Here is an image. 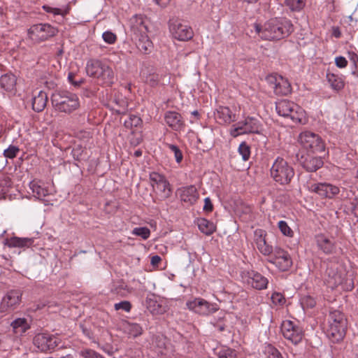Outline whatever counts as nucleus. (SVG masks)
<instances>
[{"mask_svg": "<svg viewBox=\"0 0 358 358\" xmlns=\"http://www.w3.org/2000/svg\"><path fill=\"white\" fill-rule=\"evenodd\" d=\"M10 327H12L13 333L17 336H22L30 328V325L27 319L24 317H19L14 320L11 322Z\"/></svg>", "mask_w": 358, "mask_h": 358, "instance_id": "30", "label": "nucleus"}, {"mask_svg": "<svg viewBox=\"0 0 358 358\" xmlns=\"http://www.w3.org/2000/svg\"><path fill=\"white\" fill-rule=\"evenodd\" d=\"M268 280L259 273H252L248 279V283L257 289H264L267 287Z\"/></svg>", "mask_w": 358, "mask_h": 358, "instance_id": "27", "label": "nucleus"}, {"mask_svg": "<svg viewBox=\"0 0 358 358\" xmlns=\"http://www.w3.org/2000/svg\"><path fill=\"white\" fill-rule=\"evenodd\" d=\"M16 85V78L12 73H6L0 78V88L6 92H13Z\"/></svg>", "mask_w": 358, "mask_h": 358, "instance_id": "29", "label": "nucleus"}, {"mask_svg": "<svg viewBox=\"0 0 358 358\" xmlns=\"http://www.w3.org/2000/svg\"><path fill=\"white\" fill-rule=\"evenodd\" d=\"M216 121L220 124H230L236 120L235 115L231 112L229 108L226 106H219L215 113Z\"/></svg>", "mask_w": 358, "mask_h": 358, "instance_id": "22", "label": "nucleus"}, {"mask_svg": "<svg viewBox=\"0 0 358 358\" xmlns=\"http://www.w3.org/2000/svg\"><path fill=\"white\" fill-rule=\"evenodd\" d=\"M146 82L149 83L150 85L154 86L157 85L159 82V76L157 74L150 75L147 78Z\"/></svg>", "mask_w": 358, "mask_h": 358, "instance_id": "59", "label": "nucleus"}, {"mask_svg": "<svg viewBox=\"0 0 358 358\" xmlns=\"http://www.w3.org/2000/svg\"><path fill=\"white\" fill-rule=\"evenodd\" d=\"M113 101L119 106V108L116 109L117 112L118 113H124L127 106V101L123 98L117 97L114 98Z\"/></svg>", "mask_w": 358, "mask_h": 358, "instance_id": "51", "label": "nucleus"}, {"mask_svg": "<svg viewBox=\"0 0 358 358\" xmlns=\"http://www.w3.org/2000/svg\"><path fill=\"white\" fill-rule=\"evenodd\" d=\"M275 110L279 115L290 119L294 124H305L308 122L305 110L292 101L280 100L276 102Z\"/></svg>", "mask_w": 358, "mask_h": 358, "instance_id": "3", "label": "nucleus"}, {"mask_svg": "<svg viewBox=\"0 0 358 358\" xmlns=\"http://www.w3.org/2000/svg\"><path fill=\"white\" fill-rule=\"evenodd\" d=\"M22 293L20 290H10L2 298L0 303V312L8 313L16 309L20 302Z\"/></svg>", "mask_w": 358, "mask_h": 358, "instance_id": "15", "label": "nucleus"}, {"mask_svg": "<svg viewBox=\"0 0 358 358\" xmlns=\"http://www.w3.org/2000/svg\"><path fill=\"white\" fill-rule=\"evenodd\" d=\"M57 33V29L49 24H34L28 29L29 38L34 43L45 41Z\"/></svg>", "mask_w": 358, "mask_h": 358, "instance_id": "7", "label": "nucleus"}, {"mask_svg": "<svg viewBox=\"0 0 358 358\" xmlns=\"http://www.w3.org/2000/svg\"><path fill=\"white\" fill-rule=\"evenodd\" d=\"M148 20L143 15H134L128 21L129 31L133 37L148 33Z\"/></svg>", "mask_w": 358, "mask_h": 358, "instance_id": "17", "label": "nucleus"}, {"mask_svg": "<svg viewBox=\"0 0 358 358\" xmlns=\"http://www.w3.org/2000/svg\"><path fill=\"white\" fill-rule=\"evenodd\" d=\"M261 123L257 118L247 117L243 121L233 125L230 134L234 137L242 134H258L261 130Z\"/></svg>", "mask_w": 358, "mask_h": 358, "instance_id": "8", "label": "nucleus"}, {"mask_svg": "<svg viewBox=\"0 0 358 358\" xmlns=\"http://www.w3.org/2000/svg\"><path fill=\"white\" fill-rule=\"evenodd\" d=\"M20 150L17 146L10 145L3 152V155L6 157L13 159L16 157Z\"/></svg>", "mask_w": 358, "mask_h": 358, "instance_id": "49", "label": "nucleus"}, {"mask_svg": "<svg viewBox=\"0 0 358 358\" xmlns=\"http://www.w3.org/2000/svg\"><path fill=\"white\" fill-rule=\"evenodd\" d=\"M196 223L201 232L206 235H210L215 231V226L213 222L205 218H199Z\"/></svg>", "mask_w": 358, "mask_h": 358, "instance_id": "33", "label": "nucleus"}, {"mask_svg": "<svg viewBox=\"0 0 358 358\" xmlns=\"http://www.w3.org/2000/svg\"><path fill=\"white\" fill-rule=\"evenodd\" d=\"M186 306L189 310L201 315H208L218 310L217 304L210 303L201 298L187 301Z\"/></svg>", "mask_w": 358, "mask_h": 358, "instance_id": "13", "label": "nucleus"}, {"mask_svg": "<svg viewBox=\"0 0 358 358\" xmlns=\"http://www.w3.org/2000/svg\"><path fill=\"white\" fill-rule=\"evenodd\" d=\"M278 227L283 235L289 237L293 236L294 232L285 221H279L278 223Z\"/></svg>", "mask_w": 358, "mask_h": 358, "instance_id": "44", "label": "nucleus"}, {"mask_svg": "<svg viewBox=\"0 0 358 358\" xmlns=\"http://www.w3.org/2000/svg\"><path fill=\"white\" fill-rule=\"evenodd\" d=\"M331 34L336 38H338L341 36V31L338 27H333L331 29Z\"/></svg>", "mask_w": 358, "mask_h": 358, "instance_id": "62", "label": "nucleus"}, {"mask_svg": "<svg viewBox=\"0 0 358 358\" xmlns=\"http://www.w3.org/2000/svg\"><path fill=\"white\" fill-rule=\"evenodd\" d=\"M270 175L276 182L287 185L294 176V171L286 160L278 157L270 169Z\"/></svg>", "mask_w": 358, "mask_h": 358, "instance_id": "6", "label": "nucleus"}, {"mask_svg": "<svg viewBox=\"0 0 358 358\" xmlns=\"http://www.w3.org/2000/svg\"><path fill=\"white\" fill-rule=\"evenodd\" d=\"M203 209L206 212H211L213 210V205L211 200L209 197H206L204 199V206H203Z\"/></svg>", "mask_w": 358, "mask_h": 358, "instance_id": "60", "label": "nucleus"}, {"mask_svg": "<svg viewBox=\"0 0 358 358\" xmlns=\"http://www.w3.org/2000/svg\"><path fill=\"white\" fill-rule=\"evenodd\" d=\"M137 48L143 54H148L152 51V43L147 34L134 37Z\"/></svg>", "mask_w": 358, "mask_h": 358, "instance_id": "25", "label": "nucleus"}, {"mask_svg": "<svg viewBox=\"0 0 358 358\" xmlns=\"http://www.w3.org/2000/svg\"><path fill=\"white\" fill-rule=\"evenodd\" d=\"M266 80L277 95H287L291 92V85L287 79L279 75H269Z\"/></svg>", "mask_w": 358, "mask_h": 358, "instance_id": "14", "label": "nucleus"}, {"mask_svg": "<svg viewBox=\"0 0 358 358\" xmlns=\"http://www.w3.org/2000/svg\"><path fill=\"white\" fill-rule=\"evenodd\" d=\"M114 308L115 310H122L129 313L131 309V304L128 301H122L121 302L115 303Z\"/></svg>", "mask_w": 358, "mask_h": 358, "instance_id": "48", "label": "nucleus"}, {"mask_svg": "<svg viewBox=\"0 0 358 358\" xmlns=\"http://www.w3.org/2000/svg\"><path fill=\"white\" fill-rule=\"evenodd\" d=\"M162 259L158 255H155L151 257L150 263L153 266H157L161 262Z\"/></svg>", "mask_w": 358, "mask_h": 358, "instance_id": "64", "label": "nucleus"}, {"mask_svg": "<svg viewBox=\"0 0 358 358\" xmlns=\"http://www.w3.org/2000/svg\"><path fill=\"white\" fill-rule=\"evenodd\" d=\"M256 32L265 40H280L288 36L293 31V25L286 18H273L267 21L263 27L255 26Z\"/></svg>", "mask_w": 358, "mask_h": 358, "instance_id": "1", "label": "nucleus"}, {"mask_svg": "<svg viewBox=\"0 0 358 358\" xmlns=\"http://www.w3.org/2000/svg\"><path fill=\"white\" fill-rule=\"evenodd\" d=\"M327 79L331 87L335 90H340L344 87L341 77L331 73H327Z\"/></svg>", "mask_w": 358, "mask_h": 358, "instance_id": "35", "label": "nucleus"}, {"mask_svg": "<svg viewBox=\"0 0 358 358\" xmlns=\"http://www.w3.org/2000/svg\"><path fill=\"white\" fill-rule=\"evenodd\" d=\"M301 303L303 308H313L315 304V300L310 296H306L301 299Z\"/></svg>", "mask_w": 358, "mask_h": 358, "instance_id": "50", "label": "nucleus"}, {"mask_svg": "<svg viewBox=\"0 0 358 358\" xmlns=\"http://www.w3.org/2000/svg\"><path fill=\"white\" fill-rule=\"evenodd\" d=\"M238 150L244 161L249 159L250 156V148L245 142H242L239 145Z\"/></svg>", "mask_w": 358, "mask_h": 358, "instance_id": "43", "label": "nucleus"}, {"mask_svg": "<svg viewBox=\"0 0 358 358\" xmlns=\"http://www.w3.org/2000/svg\"><path fill=\"white\" fill-rule=\"evenodd\" d=\"M281 331L285 338L290 341L294 345L299 344L303 339V331L302 328L290 320L282 322Z\"/></svg>", "mask_w": 358, "mask_h": 358, "instance_id": "12", "label": "nucleus"}, {"mask_svg": "<svg viewBox=\"0 0 358 358\" xmlns=\"http://www.w3.org/2000/svg\"><path fill=\"white\" fill-rule=\"evenodd\" d=\"M48 95L43 91L38 92L37 95L32 98V108L36 112H41L46 106Z\"/></svg>", "mask_w": 358, "mask_h": 358, "instance_id": "31", "label": "nucleus"}, {"mask_svg": "<svg viewBox=\"0 0 358 358\" xmlns=\"http://www.w3.org/2000/svg\"><path fill=\"white\" fill-rule=\"evenodd\" d=\"M131 234L133 235L140 236L144 240H146L150 237V230L148 227H135L132 230Z\"/></svg>", "mask_w": 358, "mask_h": 358, "instance_id": "42", "label": "nucleus"}, {"mask_svg": "<svg viewBox=\"0 0 358 358\" xmlns=\"http://www.w3.org/2000/svg\"><path fill=\"white\" fill-rule=\"evenodd\" d=\"M165 121L170 127L176 131L181 130L185 125L180 114L175 111L166 112L165 114Z\"/></svg>", "mask_w": 358, "mask_h": 358, "instance_id": "23", "label": "nucleus"}, {"mask_svg": "<svg viewBox=\"0 0 358 358\" xmlns=\"http://www.w3.org/2000/svg\"><path fill=\"white\" fill-rule=\"evenodd\" d=\"M219 358H236V352L230 348H224L218 352Z\"/></svg>", "mask_w": 358, "mask_h": 358, "instance_id": "46", "label": "nucleus"}, {"mask_svg": "<svg viewBox=\"0 0 358 358\" xmlns=\"http://www.w3.org/2000/svg\"><path fill=\"white\" fill-rule=\"evenodd\" d=\"M51 101L55 110L65 113H71L80 106L78 96L69 92H57L52 94Z\"/></svg>", "mask_w": 358, "mask_h": 358, "instance_id": "4", "label": "nucleus"}, {"mask_svg": "<svg viewBox=\"0 0 358 358\" xmlns=\"http://www.w3.org/2000/svg\"><path fill=\"white\" fill-rule=\"evenodd\" d=\"M142 120L141 117L135 115H130L128 119L124 120V126L127 128L136 127L141 125Z\"/></svg>", "mask_w": 358, "mask_h": 358, "instance_id": "41", "label": "nucleus"}, {"mask_svg": "<svg viewBox=\"0 0 358 358\" xmlns=\"http://www.w3.org/2000/svg\"><path fill=\"white\" fill-rule=\"evenodd\" d=\"M335 64L337 67L343 69L347 66L348 61L344 57L339 56L335 58Z\"/></svg>", "mask_w": 358, "mask_h": 358, "instance_id": "57", "label": "nucleus"}, {"mask_svg": "<svg viewBox=\"0 0 358 358\" xmlns=\"http://www.w3.org/2000/svg\"><path fill=\"white\" fill-rule=\"evenodd\" d=\"M73 78L74 74L73 73H69L68 75V80H69V82L76 87L80 86V84L83 83V80L80 79L79 80H75Z\"/></svg>", "mask_w": 358, "mask_h": 358, "instance_id": "61", "label": "nucleus"}, {"mask_svg": "<svg viewBox=\"0 0 358 358\" xmlns=\"http://www.w3.org/2000/svg\"><path fill=\"white\" fill-rule=\"evenodd\" d=\"M284 3L292 11L299 12L306 6V0H285Z\"/></svg>", "mask_w": 358, "mask_h": 358, "instance_id": "36", "label": "nucleus"}, {"mask_svg": "<svg viewBox=\"0 0 358 358\" xmlns=\"http://www.w3.org/2000/svg\"><path fill=\"white\" fill-rule=\"evenodd\" d=\"M146 303L148 310L152 314H162L164 312V308L162 306L152 299L147 298Z\"/></svg>", "mask_w": 358, "mask_h": 358, "instance_id": "37", "label": "nucleus"}, {"mask_svg": "<svg viewBox=\"0 0 358 358\" xmlns=\"http://www.w3.org/2000/svg\"><path fill=\"white\" fill-rule=\"evenodd\" d=\"M178 192L181 201L188 204H194L199 196V192L194 185L183 187Z\"/></svg>", "mask_w": 358, "mask_h": 358, "instance_id": "20", "label": "nucleus"}, {"mask_svg": "<svg viewBox=\"0 0 358 358\" xmlns=\"http://www.w3.org/2000/svg\"><path fill=\"white\" fill-rule=\"evenodd\" d=\"M306 188L321 198L332 199L340 192L338 187L327 182H307Z\"/></svg>", "mask_w": 358, "mask_h": 358, "instance_id": "11", "label": "nucleus"}, {"mask_svg": "<svg viewBox=\"0 0 358 358\" xmlns=\"http://www.w3.org/2000/svg\"><path fill=\"white\" fill-rule=\"evenodd\" d=\"M315 238L317 247L324 253L330 255L336 251V244L334 239L329 238L324 234H318Z\"/></svg>", "mask_w": 358, "mask_h": 358, "instance_id": "21", "label": "nucleus"}, {"mask_svg": "<svg viewBox=\"0 0 358 358\" xmlns=\"http://www.w3.org/2000/svg\"><path fill=\"white\" fill-rule=\"evenodd\" d=\"M80 355L83 358H104L92 350H84L80 352Z\"/></svg>", "mask_w": 358, "mask_h": 358, "instance_id": "52", "label": "nucleus"}, {"mask_svg": "<svg viewBox=\"0 0 358 358\" xmlns=\"http://www.w3.org/2000/svg\"><path fill=\"white\" fill-rule=\"evenodd\" d=\"M166 146L172 152H173L176 162L178 164L180 163L182 160L183 155L179 148L173 144H167Z\"/></svg>", "mask_w": 358, "mask_h": 358, "instance_id": "45", "label": "nucleus"}, {"mask_svg": "<svg viewBox=\"0 0 358 358\" xmlns=\"http://www.w3.org/2000/svg\"><path fill=\"white\" fill-rule=\"evenodd\" d=\"M299 164L308 172H315L323 166V160L320 157L310 154L296 155Z\"/></svg>", "mask_w": 358, "mask_h": 358, "instance_id": "19", "label": "nucleus"}, {"mask_svg": "<svg viewBox=\"0 0 358 358\" xmlns=\"http://www.w3.org/2000/svg\"><path fill=\"white\" fill-rule=\"evenodd\" d=\"M122 328L124 334L129 337L136 338L143 334V328L140 324L134 322H124L122 324Z\"/></svg>", "mask_w": 358, "mask_h": 358, "instance_id": "26", "label": "nucleus"}, {"mask_svg": "<svg viewBox=\"0 0 358 358\" xmlns=\"http://www.w3.org/2000/svg\"><path fill=\"white\" fill-rule=\"evenodd\" d=\"M299 142L303 148L313 152L324 150V144L320 137L310 131L301 132L299 136Z\"/></svg>", "mask_w": 358, "mask_h": 358, "instance_id": "9", "label": "nucleus"}, {"mask_svg": "<svg viewBox=\"0 0 358 358\" xmlns=\"http://www.w3.org/2000/svg\"><path fill=\"white\" fill-rule=\"evenodd\" d=\"M266 234L261 229H257L255 231V243L257 245L260 242V240L263 241L265 240Z\"/></svg>", "mask_w": 358, "mask_h": 358, "instance_id": "58", "label": "nucleus"}, {"mask_svg": "<svg viewBox=\"0 0 358 358\" xmlns=\"http://www.w3.org/2000/svg\"><path fill=\"white\" fill-rule=\"evenodd\" d=\"M43 9L47 13H53L55 15H64V13L60 8H52L47 5L43 6Z\"/></svg>", "mask_w": 358, "mask_h": 358, "instance_id": "56", "label": "nucleus"}, {"mask_svg": "<svg viewBox=\"0 0 358 358\" xmlns=\"http://www.w3.org/2000/svg\"><path fill=\"white\" fill-rule=\"evenodd\" d=\"M266 351L268 354V358H283L280 352L271 345L267 346Z\"/></svg>", "mask_w": 358, "mask_h": 358, "instance_id": "53", "label": "nucleus"}, {"mask_svg": "<svg viewBox=\"0 0 358 358\" xmlns=\"http://www.w3.org/2000/svg\"><path fill=\"white\" fill-rule=\"evenodd\" d=\"M327 321V335L329 338L334 343L341 341L347 328V320L344 314L338 310H330Z\"/></svg>", "mask_w": 358, "mask_h": 358, "instance_id": "2", "label": "nucleus"}, {"mask_svg": "<svg viewBox=\"0 0 358 358\" xmlns=\"http://www.w3.org/2000/svg\"><path fill=\"white\" fill-rule=\"evenodd\" d=\"M172 36L178 41H188L193 37L192 29L178 19H171L169 22Z\"/></svg>", "mask_w": 358, "mask_h": 358, "instance_id": "10", "label": "nucleus"}, {"mask_svg": "<svg viewBox=\"0 0 358 358\" xmlns=\"http://www.w3.org/2000/svg\"><path fill=\"white\" fill-rule=\"evenodd\" d=\"M34 345L41 351L54 350L60 343L59 338L48 334H38L34 338Z\"/></svg>", "mask_w": 358, "mask_h": 358, "instance_id": "16", "label": "nucleus"}, {"mask_svg": "<svg viewBox=\"0 0 358 358\" xmlns=\"http://www.w3.org/2000/svg\"><path fill=\"white\" fill-rule=\"evenodd\" d=\"M149 178L150 181V185L152 187L153 190L155 189L157 186H159V184H161L166 180L164 176L157 172L150 173Z\"/></svg>", "mask_w": 358, "mask_h": 358, "instance_id": "39", "label": "nucleus"}, {"mask_svg": "<svg viewBox=\"0 0 358 358\" xmlns=\"http://www.w3.org/2000/svg\"><path fill=\"white\" fill-rule=\"evenodd\" d=\"M86 72L90 77L96 78L103 83L111 85L114 80V73L112 69L98 59H91L87 62Z\"/></svg>", "mask_w": 358, "mask_h": 358, "instance_id": "5", "label": "nucleus"}, {"mask_svg": "<svg viewBox=\"0 0 358 358\" xmlns=\"http://www.w3.org/2000/svg\"><path fill=\"white\" fill-rule=\"evenodd\" d=\"M153 191L158 194L162 199H167L170 196L171 193L170 184L166 179L159 184V186H157Z\"/></svg>", "mask_w": 358, "mask_h": 358, "instance_id": "34", "label": "nucleus"}, {"mask_svg": "<svg viewBox=\"0 0 358 358\" xmlns=\"http://www.w3.org/2000/svg\"><path fill=\"white\" fill-rule=\"evenodd\" d=\"M152 344L154 346L158 348L159 352L161 354H164V350L166 348L167 340L162 335L156 336L152 341Z\"/></svg>", "mask_w": 358, "mask_h": 358, "instance_id": "38", "label": "nucleus"}, {"mask_svg": "<svg viewBox=\"0 0 358 358\" xmlns=\"http://www.w3.org/2000/svg\"><path fill=\"white\" fill-rule=\"evenodd\" d=\"M34 238L13 237L8 241L10 248H29L34 243Z\"/></svg>", "mask_w": 358, "mask_h": 358, "instance_id": "32", "label": "nucleus"}, {"mask_svg": "<svg viewBox=\"0 0 358 358\" xmlns=\"http://www.w3.org/2000/svg\"><path fill=\"white\" fill-rule=\"evenodd\" d=\"M269 262L275 264L282 271L289 270L292 265L289 254L280 248L274 249L273 255L271 257Z\"/></svg>", "mask_w": 358, "mask_h": 358, "instance_id": "18", "label": "nucleus"}, {"mask_svg": "<svg viewBox=\"0 0 358 358\" xmlns=\"http://www.w3.org/2000/svg\"><path fill=\"white\" fill-rule=\"evenodd\" d=\"M29 187L32 191L33 196L39 200H43L50 194L49 190L39 181H31L29 183Z\"/></svg>", "mask_w": 358, "mask_h": 358, "instance_id": "28", "label": "nucleus"}, {"mask_svg": "<svg viewBox=\"0 0 358 358\" xmlns=\"http://www.w3.org/2000/svg\"><path fill=\"white\" fill-rule=\"evenodd\" d=\"M155 1V3L158 5L159 6L162 7V8H165L166 7L171 0H153Z\"/></svg>", "mask_w": 358, "mask_h": 358, "instance_id": "63", "label": "nucleus"}, {"mask_svg": "<svg viewBox=\"0 0 358 358\" xmlns=\"http://www.w3.org/2000/svg\"><path fill=\"white\" fill-rule=\"evenodd\" d=\"M348 57L350 59V61L353 64L354 66V71L358 72V55L354 52H348Z\"/></svg>", "mask_w": 358, "mask_h": 358, "instance_id": "55", "label": "nucleus"}, {"mask_svg": "<svg viewBox=\"0 0 358 358\" xmlns=\"http://www.w3.org/2000/svg\"><path fill=\"white\" fill-rule=\"evenodd\" d=\"M103 40L108 44H114L117 41V36L110 31H104L102 34Z\"/></svg>", "mask_w": 358, "mask_h": 358, "instance_id": "47", "label": "nucleus"}, {"mask_svg": "<svg viewBox=\"0 0 358 358\" xmlns=\"http://www.w3.org/2000/svg\"><path fill=\"white\" fill-rule=\"evenodd\" d=\"M272 302L275 305H281L285 303V299L283 295L278 292H275L271 296Z\"/></svg>", "mask_w": 358, "mask_h": 358, "instance_id": "54", "label": "nucleus"}, {"mask_svg": "<svg viewBox=\"0 0 358 358\" xmlns=\"http://www.w3.org/2000/svg\"><path fill=\"white\" fill-rule=\"evenodd\" d=\"M324 280L329 287L334 289L342 282L343 279L336 268L328 267L325 272Z\"/></svg>", "mask_w": 358, "mask_h": 358, "instance_id": "24", "label": "nucleus"}, {"mask_svg": "<svg viewBox=\"0 0 358 358\" xmlns=\"http://www.w3.org/2000/svg\"><path fill=\"white\" fill-rule=\"evenodd\" d=\"M257 250L265 256L271 255L272 252H273L274 250H273L272 246L269 245L266 239L260 242L256 245Z\"/></svg>", "mask_w": 358, "mask_h": 358, "instance_id": "40", "label": "nucleus"}]
</instances>
